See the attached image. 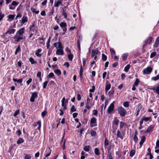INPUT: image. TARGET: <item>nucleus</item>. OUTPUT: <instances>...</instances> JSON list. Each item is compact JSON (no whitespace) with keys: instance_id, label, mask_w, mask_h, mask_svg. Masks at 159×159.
Segmentation results:
<instances>
[{"instance_id":"obj_1","label":"nucleus","mask_w":159,"mask_h":159,"mask_svg":"<svg viewBox=\"0 0 159 159\" xmlns=\"http://www.w3.org/2000/svg\"><path fill=\"white\" fill-rule=\"evenodd\" d=\"M54 46L56 48H57L56 51V54L58 55H64L63 47L62 46L61 43L59 41L58 42L54 43Z\"/></svg>"},{"instance_id":"obj_2","label":"nucleus","mask_w":159,"mask_h":159,"mask_svg":"<svg viewBox=\"0 0 159 159\" xmlns=\"http://www.w3.org/2000/svg\"><path fill=\"white\" fill-rule=\"evenodd\" d=\"M29 32L34 33L35 35H36L38 33V28L35 26L34 23H32V25L30 27Z\"/></svg>"},{"instance_id":"obj_3","label":"nucleus","mask_w":159,"mask_h":159,"mask_svg":"<svg viewBox=\"0 0 159 159\" xmlns=\"http://www.w3.org/2000/svg\"><path fill=\"white\" fill-rule=\"evenodd\" d=\"M23 37L20 36L16 34L14 37L12 38V41L14 43H16L21 40H23Z\"/></svg>"},{"instance_id":"obj_4","label":"nucleus","mask_w":159,"mask_h":159,"mask_svg":"<svg viewBox=\"0 0 159 159\" xmlns=\"http://www.w3.org/2000/svg\"><path fill=\"white\" fill-rule=\"evenodd\" d=\"M118 110L119 114L121 116H124L127 113L125 109L122 107H118Z\"/></svg>"},{"instance_id":"obj_5","label":"nucleus","mask_w":159,"mask_h":159,"mask_svg":"<svg viewBox=\"0 0 159 159\" xmlns=\"http://www.w3.org/2000/svg\"><path fill=\"white\" fill-rule=\"evenodd\" d=\"M97 126V119L95 117H92L90 119V126L92 127H93Z\"/></svg>"},{"instance_id":"obj_6","label":"nucleus","mask_w":159,"mask_h":159,"mask_svg":"<svg viewBox=\"0 0 159 159\" xmlns=\"http://www.w3.org/2000/svg\"><path fill=\"white\" fill-rule=\"evenodd\" d=\"M152 70V69L150 67H148L145 69H143V75H148L150 74Z\"/></svg>"},{"instance_id":"obj_7","label":"nucleus","mask_w":159,"mask_h":159,"mask_svg":"<svg viewBox=\"0 0 159 159\" xmlns=\"http://www.w3.org/2000/svg\"><path fill=\"white\" fill-rule=\"evenodd\" d=\"M25 31V29L24 27L20 28L19 30H18L16 34L20 36H23V34L24 33Z\"/></svg>"},{"instance_id":"obj_8","label":"nucleus","mask_w":159,"mask_h":159,"mask_svg":"<svg viewBox=\"0 0 159 159\" xmlns=\"http://www.w3.org/2000/svg\"><path fill=\"white\" fill-rule=\"evenodd\" d=\"M153 38L152 37L150 36L148 37L145 41V44L143 45V47L145 46L146 45L148 44H150L152 41Z\"/></svg>"},{"instance_id":"obj_9","label":"nucleus","mask_w":159,"mask_h":159,"mask_svg":"<svg viewBox=\"0 0 159 159\" xmlns=\"http://www.w3.org/2000/svg\"><path fill=\"white\" fill-rule=\"evenodd\" d=\"M98 52V49H93L92 51L91 57H93L94 56H97Z\"/></svg>"},{"instance_id":"obj_10","label":"nucleus","mask_w":159,"mask_h":159,"mask_svg":"<svg viewBox=\"0 0 159 159\" xmlns=\"http://www.w3.org/2000/svg\"><path fill=\"white\" fill-rule=\"evenodd\" d=\"M114 104L113 102L111 104L107 109L108 113H110L113 111L114 110Z\"/></svg>"},{"instance_id":"obj_11","label":"nucleus","mask_w":159,"mask_h":159,"mask_svg":"<svg viewBox=\"0 0 159 159\" xmlns=\"http://www.w3.org/2000/svg\"><path fill=\"white\" fill-rule=\"evenodd\" d=\"M37 93L36 92H34L31 95L30 101L32 102H34L35 101V98L37 97Z\"/></svg>"},{"instance_id":"obj_12","label":"nucleus","mask_w":159,"mask_h":159,"mask_svg":"<svg viewBox=\"0 0 159 159\" xmlns=\"http://www.w3.org/2000/svg\"><path fill=\"white\" fill-rule=\"evenodd\" d=\"M154 129V126L152 125H151L147 128L145 131L146 133H150Z\"/></svg>"},{"instance_id":"obj_13","label":"nucleus","mask_w":159,"mask_h":159,"mask_svg":"<svg viewBox=\"0 0 159 159\" xmlns=\"http://www.w3.org/2000/svg\"><path fill=\"white\" fill-rule=\"evenodd\" d=\"M159 46V36L157 38L153 44L154 48H157Z\"/></svg>"},{"instance_id":"obj_14","label":"nucleus","mask_w":159,"mask_h":159,"mask_svg":"<svg viewBox=\"0 0 159 159\" xmlns=\"http://www.w3.org/2000/svg\"><path fill=\"white\" fill-rule=\"evenodd\" d=\"M60 26L62 28L64 31L65 32L66 31V23L64 22H61L60 24Z\"/></svg>"},{"instance_id":"obj_15","label":"nucleus","mask_w":159,"mask_h":159,"mask_svg":"<svg viewBox=\"0 0 159 159\" xmlns=\"http://www.w3.org/2000/svg\"><path fill=\"white\" fill-rule=\"evenodd\" d=\"M124 135L119 130H118L117 132V137L120 138L121 139H123Z\"/></svg>"},{"instance_id":"obj_16","label":"nucleus","mask_w":159,"mask_h":159,"mask_svg":"<svg viewBox=\"0 0 159 159\" xmlns=\"http://www.w3.org/2000/svg\"><path fill=\"white\" fill-rule=\"evenodd\" d=\"M16 30L14 29H12L7 30L6 32V34H14L16 31Z\"/></svg>"},{"instance_id":"obj_17","label":"nucleus","mask_w":159,"mask_h":159,"mask_svg":"<svg viewBox=\"0 0 159 159\" xmlns=\"http://www.w3.org/2000/svg\"><path fill=\"white\" fill-rule=\"evenodd\" d=\"M111 85L109 83H107L105 86V91L107 92L110 89Z\"/></svg>"},{"instance_id":"obj_18","label":"nucleus","mask_w":159,"mask_h":159,"mask_svg":"<svg viewBox=\"0 0 159 159\" xmlns=\"http://www.w3.org/2000/svg\"><path fill=\"white\" fill-rule=\"evenodd\" d=\"M42 50L41 49H38L35 52V55L39 57H41L42 56V55L39 53L41 52Z\"/></svg>"},{"instance_id":"obj_19","label":"nucleus","mask_w":159,"mask_h":159,"mask_svg":"<svg viewBox=\"0 0 159 159\" xmlns=\"http://www.w3.org/2000/svg\"><path fill=\"white\" fill-rule=\"evenodd\" d=\"M28 21V18L26 16H24L22 19V23L24 24Z\"/></svg>"},{"instance_id":"obj_20","label":"nucleus","mask_w":159,"mask_h":159,"mask_svg":"<svg viewBox=\"0 0 159 159\" xmlns=\"http://www.w3.org/2000/svg\"><path fill=\"white\" fill-rule=\"evenodd\" d=\"M61 3L62 2L60 0L58 1L57 2L55 1L54 6L55 7H58L59 5L61 4Z\"/></svg>"},{"instance_id":"obj_21","label":"nucleus","mask_w":159,"mask_h":159,"mask_svg":"<svg viewBox=\"0 0 159 159\" xmlns=\"http://www.w3.org/2000/svg\"><path fill=\"white\" fill-rule=\"evenodd\" d=\"M142 106L141 105H138L136 113V116H137L139 115L140 110L142 109Z\"/></svg>"},{"instance_id":"obj_22","label":"nucleus","mask_w":159,"mask_h":159,"mask_svg":"<svg viewBox=\"0 0 159 159\" xmlns=\"http://www.w3.org/2000/svg\"><path fill=\"white\" fill-rule=\"evenodd\" d=\"M145 140V136H143L141 139V141L139 142L140 145H142Z\"/></svg>"},{"instance_id":"obj_23","label":"nucleus","mask_w":159,"mask_h":159,"mask_svg":"<svg viewBox=\"0 0 159 159\" xmlns=\"http://www.w3.org/2000/svg\"><path fill=\"white\" fill-rule=\"evenodd\" d=\"M152 89L153 91L156 90V92L159 94V84L157 87L156 88L155 87H153L152 89Z\"/></svg>"},{"instance_id":"obj_24","label":"nucleus","mask_w":159,"mask_h":159,"mask_svg":"<svg viewBox=\"0 0 159 159\" xmlns=\"http://www.w3.org/2000/svg\"><path fill=\"white\" fill-rule=\"evenodd\" d=\"M48 151V153L46 154L45 155V157H48L49 156L51 153V150H50V148L48 147L47 148L46 150V152H47Z\"/></svg>"},{"instance_id":"obj_25","label":"nucleus","mask_w":159,"mask_h":159,"mask_svg":"<svg viewBox=\"0 0 159 159\" xmlns=\"http://www.w3.org/2000/svg\"><path fill=\"white\" fill-rule=\"evenodd\" d=\"M90 148V146L89 145L85 146L84 148V150L86 152H89Z\"/></svg>"},{"instance_id":"obj_26","label":"nucleus","mask_w":159,"mask_h":159,"mask_svg":"<svg viewBox=\"0 0 159 159\" xmlns=\"http://www.w3.org/2000/svg\"><path fill=\"white\" fill-rule=\"evenodd\" d=\"M107 157V158L109 159H113V157L112 156L111 153L110 151H108V152Z\"/></svg>"},{"instance_id":"obj_27","label":"nucleus","mask_w":159,"mask_h":159,"mask_svg":"<svg viewBox=\"0 0 159 159\" xmlns=\"http://www.w3.org/2000/svg\"><path fill=\"white\" fill-rule=\"evenodd\" d=\"M54 73L57 75H60L61 74V71L59 69L56 70L54 71Z\"/></svg>"},{"instance_id":"obj_28","label":"nucleus","mask_w":159,"mask_h":159,"mask_svg":"<svg viewBox=\"0 0 159 159\" xmlns=\"http://www.w3.org/2000/svg\"><path fill=\"white\" fill-rule=\"evenodd\" d=\"M115 90L114 87H112L111 89L109 92L108 94L109 95H112L114 93Z\"/></svg>"},{"instance_id":"obj_29","label":"nucleus","mask_w":159,"mask_h":159,"mask_svg":"<svg viewBox=\"0 0 159 159\" xmlns=\"http://www.w3.org/2000/svg\"><path fill=\"white\" fill-rule=\"evenodd\" d=\"M24 142L23 139L21 138H20L17 141V143L18 144H20Z\"/></svg>"},{"instance_id":"obj_30","label":"nucleus","mask_w":159,"mask_h":159,"mask_svg":"<svg viewBox=\"0 0 159 159\" xmlns=\"http://www.w3.org/2000/svg\"><path fill=\"white\" fill-rule=\"evenodd\" d=\"M13 80L14 82H17L19 83H21L23 81V79H20L18 80H17L16 79L13 78Z\"/></svg>"},{"instance_id":"obj_31","label":"nucleus","mask_w":159,"mask_h":159,"mask_svg":"<svg viewBox=\"0 0 159 159\" xmlns=\"http://www.w3.org/2000/svg\"><path fill=\"white\" fill-rule=\"evenodd\" d=\"M62 15L64 16V18L66 19L67 17V14L64 10H63L62 11Z\"/></svg>"},{"instance_id":"obj_32","label":"nucleus","mask_w":159,"mask_h":159,"mask_svg":"<svg viewBox=\"0 0 159 159\" xmlns=\"http://www.w3.org/2000/svg\"><path fill=\"white\" fill-rule=\"evenodd\" d=\"M94 152L96 155H98L100 154L99 150L98 148H95L94 149Z\"/></svg>"},{"instance_id":"obj_33","label":"nucleus","mask_w":159,"mask_h":159,"mask_svg":"<svg viewBox=\"0 0 159 159\" xmlns=\"http://www.w3.org/2000/svg\"><path fill=\"white\" fill-rule=\"evenodd\" d=\"M130 67V65L129 64H128L124 68L125 71L126 72H128Z\"/></svg>"},{"instance_id":"obj_34","label":"nucleus","mask_w":159,"mask_h":159,"mask_svg":"<svg viewBox=\"0 0 159 159\" xmlns=\"http://www.w3.org/2000/svg\"><path fill=\"white\" fill-rule=\"evenodd\" d=\"M61 102H62V106L66 105V104L67 103L65 101V98H63L61 100Z\"/></svg>"},{"instance_id":"obj_35","label":"nucleus","mask_w":159,"mask_h":159,"mask_svg":"<svg viewBox=\"0 0 159 159\" xmlns=\"http://www.w3.org/2000/svg\"><path fill=\"white\" fill-rule=\"evenodd\" d=\"M159 79V75H157L156 77H153L152 78V80L153 81H156Z\"/></svg>"},{"instance_id":"obj_36","label":"nucleus","mask_w":159,"mask_h":159,"mask_svg":"<svg viewBox=\"0 0 159 159\" xmlns=\"http://www.w3.org/2000/svg\"><path fill=\"white\" fill-rule=\"evenodd\" d=\"M15 17V15H9L7 16V17L12 20H13Z\"/></svg>"},{"instance_id":"obj_37","label":"nucleus","mask_w":159,"mask_h":159,"mask_svg":"<svg viewBox=\"0 0 159 159\" xmlns=\"http://www.w3.org/2000/svg\"><path fill=\"white\" fill-rule=\"evenodd\" d=\"M128 57V54L127 53L124 54L122 56V57L124 61H125Z\"/></svg>"},{"instance_id":"obj_38","label":"nucleus","mask_w":159,"mask_h":159,"mask_svg":"<svg viewBox=\"0 0 159 159\" xmlns=\"http://www.w3.org/2000/svg\"><path fill=\"white\" fill-rule=\"evenodd\" d=\"M68 58L70 60L72 61L73 58V55L72 54H68Z\"/></svg>"},{"instance_id":"obj_39","label":"nucleus","mask_w":159,"mask_h":159,"mask_svg":"<svg viewBox=\"0 0 159 159\" xmlns=\"http://www.w3.org/2000/svg\"><path fill=\"white\" fill-rule=\"evenodd\" d=\"M135 152L134 150H131L130 152V156L131 157H133L134 156V155L135 154Z\"/></svg>"},{"instance_id":"obj_40","label":"nucleus","mask_w":159,"mask_h":159,"mask_svg":"<svg viewBox=\"0 0 159 159\" xmlns=\"http://www.w3.org/2000/svg\"><path fill=\"white\" fill-rule=\"evenodd\" d=\"M29 61L32 64L36 63V62L34 61V58L32 57H30V58Z\"/></svg>"},{"instance_id":"obj_41","label":"nucleus","mask_w":159,"mask_h":159,"mask_svg":"<svg viewBox=\"0 0 159 159\" xmlns=\"http://www.w3.org/2000/svg\"><path fill=\"white\" fill-rule=\"evenodd\" d=\"M54 75L53 73L51 72L50 73L49 75L47 76V78H53L54 77Z\"/></svg>"},{"instance_id":"obj_42","label":"nucleus","mask_w":159,"mask_h":159,"mask_svg":"<svg viewBox=\"0 0 159 159\" xmlns=\"http://www.w3.org/2000/svg\"><path fill=\"white\" fill-rule=\"evenodd\" d=\"M123 106L125 107H129V102H125L123 103Z\"/></svg>"},{"instance_id":"obj_43","label":"nucleus","mask_w":159,"mask_h":159,"mask_svg":"<svg viewBox=\"0 0 159 159\" xmlns=\"http://www.w3.org/2000/svg\"><path fill=\"white\" fill-rule=\"evenodd\" d=\"M102 59L103 61H106L107 59V57L104 54H102Z\"/></svg>"},{"instance_id":"obj_44","label":"nucleus","mask_w":159,"mask_h":159,"mask_svg":"<svg viewBox=\"0 0 159 159\" xmlns=\"http://www.w3.org/2000/svg\"><path fill=\"white\" fill-rule=\"evenodd\" d=\"M20 46H18L17 48L16 49V50L15 52V55L17 54L18 52L20 51Z\"/></svg>"},{"instance_id":"obj_45","label":"nucleus","mask_w":159,"mask_h":159,"mask_svg":"<svg viewBox=\"0 0 159 159\" xmlns=\"http://www.w3.org/2000/svg\"><path fill=\"white\" fill-rule=\"evenodd\" d=\"M91 135L92 136H96V132L94 130H92L91 131Z\"/></svg>"},{"instance_id":"obj_46","label":"nucleus","mask_w":159,"mask_h":159,"mask_svg":"<svg viewBox=\"0 0 159 159\" xmlns=\"http://www.w3.org/2000/svg\"><path fill=\"white\" fill-rule=\"evenodd\" d=\"M70 111L72 112L75 111H76V109L75 108V107L74 105H73L70 108Z\"/></svg>"},{"instance_id":"obj_47","label":"nucleus","mask_w":159,"mask_h":159,"mask_svg":"<svg viewBox=\"0 0 159 159\" xmlns=\"http://www.w3.org/2000/svg\"><path fill=\"white\" fill-rule=\"evenodd\" d=\"M83 67L82 66L80 67V75L81 77H82L83 74Z\"/></svg>"},{"instance_id":"obj_48","label":"nucleus","mask_w":159,"mask_h":159,"mask_svg":"<svg viewBox=\"0 0 159 159\" xmlns=\"http://www.w3.org/2000/svg\"><path fill=\"white\" fill-rule=\"evenodd\" d=\"M18 3L15 1H13L11 3V4L14 6H16L18 5Z\"/></svg>"},{"instance_id":"obj_49","label":"nucleus","mask_w":159,"mask_h":159,"mask_svg":"<svg viewBox=\"0 0 159 159\" xmlns=\"http://www.w3.org/2000/svg\"><path fill=\"white\" fill-rule=\"evenodd\" d=\"M156 54V52H152L150 56V57L151 58H152L154 57Z\"/></svg>"},{"instance_id":"obj_50","label":"nucleus","mask_w":159,"mask_h":159,"mask_svg":"<svg viewBox=\"0 0 159 159\" xmlns=\"http://www.w3.org/2000/svg\"><path fill=\"white\" fill-rule=\"evenodd\" d=\"M66 52L67 55L71 53L70 50L68 47H66Z\"/></svg>"},{"instance_id":"obj_51","label":"nucleus","mask_w":159,"mask_h":159,"mask_svg":"<svg viewBox=\"0 0 159 159\" xmlns=\"http://www.w3.org/2000/svg\"><path fill=\"white\" fill-rule=\"evenodd\" d=\"M109 144V141L107 139V138H106L105 140L104 141V145L105 146H107Z\"/></svg>"},{"instance_id":"obj_52","label":"nucleus","mask_w":159,"mask_h":159,"mask_svg":"<svg viewBox=\"0 0 159 159\" xmlns=\"http://www.w3.org/2000/svg\"><path fill=\"white\" fill-rule=\"evenodd\" d=\"M139 82V79H137L133 85H134L135 86H137Z\"/></svg>"},{"instance_id":"obj_53","label":"nucleus","mask_w":159,"mask_h":159,"mask_svg":"<svg viewBox=\"0 0 159 159\" xmlns=\"http://www.w3.org/2000/svg\"><path fill=\"white\" fill-rule=\"evenodd\" d=\"M119 122V120L117 118H116L114 120V123L115 125H117L118 124Z\"/></svg>"},{"instance_id":"obj_54","label":"nucleus","mask_w":159,"mask_h":159,"mask_svg":"<svg viewBox=\"0 0 159 159\" xmlns=\"http://www.w3.org/2000/svg\"><path fill=\"white\" fill-rule=\"evenodd\" d=\"M31 158L29 154H27L25 156L24 159H30Z\"/></svg>"},{"instance_id":"obj_55","label":"nucleus","mask_w":159,"mask_h":159,"mask_svg":"<svg viewBox=\"0 0 159 159\" xmlns=\"http://www.w3.org/2000/svg\"><path fill=\"white\" fill-rule=\"evenodd\" d=\"M48 83V81H45L43 84V89H45L47 85V84Z\"/></svg>"},{"instance_id":"obj_56","label":"nucleus","mask_w":159,"mask_h":159,"mask_svg":"<svg viewBox=\"0 0 159 159\" xmlns=\"http://www.w3.org/2000/svg\"><path fill=\"white\" fill-rule=\"evenodd\" d=\"M124 125V123L122 121H120V128L121 129L122 128Z\"/></svg>"},{"instance_id":"obj_57","label":"nucleus","mask_w":159,"mask_h":159,"mask_svg":"<svg viewBox=\"0 0 159 159\" xmlns=\"http://www.w3.org/2000/svg\"><path fill=\"white\" fill-rule=\"evenodd\" d=\"M110 52H111L112 55H115V52L113 49L111 48H110Z\"/></svg>"},{"instance_id":"obj_58","label":"nucleus","mask_w":159,"mask_h":159,"mask_svg":"<svg viewBox=\"0 0 159 159\" xmlns=\"http://www.w3.org/2000/svg\"><path fill=\"white\" fill-rule=\"evenodd\" d=\"M32 78H30L26 82V84L29 85L30 83H31L32 81Z\"/></svg>"},{"instance_id":"obj_59","label":"nucleus","mask_w":159,"mask_h":159,"mask_svg":"<svg viewBox=\"0 0 159 159\" xmlns=\"http://www.w3.org/2000/svg\"><path fill=\"white\" fill-rule=\"evenodd\" d=\"M77 47L79 48V49L80 50V43L79 40H78L77 41Z\"/></svg>"},{"instance_id":"obj_60","label":"nucleus","mask_w":159,"mask_h":159,"mask_svg":"<svg viewBox=\"0 0 159 159\" xmlns=\"http://www.w3.org/2000/svg\"><path fill=\"white\" fill-rule=\"evenodd\" d=\"M91 102V99L89 98H88L87 100L86 103V105H89Z\"/></svg>"},{"instance_id":"obj_61","label":"nucleus","mask_w":159,"mask_h":159,"mask_svg":"<svg viewBox=\"0 0 159 159\" xmlns=\"http://www.w3.org/2000/svg\"><path fill=\"white\" fill-rule=\"evenodd\" d=\"M83 60V66H84L87 61L86 59L83 58L82 59Z\"/></svg>"},{"instance_id":"obj_62","label":"nucleus","mask_w":159,"mask_h":159,"mask_svg":"<svg viewBox=\"0 0 159 159\" xmlns=\"http://www.w3.org/2000/svg\"><path fill=\"white\" fill-rule=\"evenodd\" d=\"M19 110H16L15 112L14 116H16L17 115L19 114Z\"/></svg>"},{"instance_id":"obj_63","label":"nucleus","mask_w":159,"mask_h":159,"mask_svg":"<svg viewBox=\"0 0 159 159\" xmlns=\"http://www.w3.org/2000/svg\"><path fill=\"white\" fill-rule=\"evenodd\" d=\"M47 112L46 111H44L41 114L42 116L43 117H44L47 114Z\"/></svg>"},{"instance_id":"obj_64","label":"nucleus","mask_w":159,"mask_h":159,"mask_svg":"<svg viewBox=\"0 0 159 159\" xmlns=\"http://www.w3.org/2000/svg\"><path fill=\"white\" fill-rule=\"evenodd\" d=\"M150 118L149 117H145L142 119L143 120V121H148Z\"/></svg>"}]
</instances>
